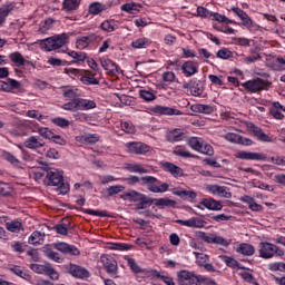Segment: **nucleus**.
Masks as SVG:
<instances>
[{
	"label": "nucleus",
	"mask_w": 285,
	"mask_h": 285,
	"mask_svg": "<svg viewBox=\"0 0 285 285\" xmlns=\"http://www.w3.org/2000/svg\"><path fill=\"white\" fill-rule=\"evenodd\" d=\"M43 254H45V257H47V259H50L51 262H56V264H63L65 258L61 256V254L55 252V249L50 247H45Z\"/></svg>",
	"instance_id": "72a5a7b5"
},
{
	"label": "nucleus",
	"mask_w": 285,
	"mask_h": 285,
	"mask_svg": "<svg viewBox=\"0 0 285 285\" xmlns=\"http://www.w3.org/2000/svg\"><path fill=\"white\" fill-rule=\"evenodd\" d=\"M10 273H13V275H17L18 277H21L22 279H30V274L28 272L23 271L21 266L13 265L9 267Z\"/></svg>",
	"instance_id": "8fccbe9b"
},
{
	"label": "nucleus",
	"mask_w": 285,
	"mask_h": 285,
	"mask_svg": "<svg viewBox=\"0 0 285 285\" xmlns=\"http://www.w3.org/2000/svg\"><path fill=\"white\" fill-rule=\"evenodd\" d=\"M154 205L157 208H175L177 206V202L170 198H154Z\"/></svg>",
	"instance_id": "f704fd0d"
},
{
	"label": "nucleus",
	"mask_w": 285,
	"mask_h": 285,
	"mask_svg": "<svg viewBox=\"0 0 285 285\" xmlns=\"http://www.w3.org/2000/svg\"><path fill=\"white\" fill-rule=\"evenodd\" d=\"M105 10H106V4L101 2H92L88 7L89 14H94V16L101 14V12H104Z\"/></svg>",
	"instance_id": "37998d69"
},
{
	"label": "nucleus",
	"mask_w": 285,
	"mask_h": 285,
	"mask_svg": "<svg viewBox=\"0 0 285 285\" xmlns=\"http://www.w3.org/2000/svg\"><path fill=\"white\" fill-rule=\"evenodd\" d=\"M101 30H104V32H115V30H117V28H119V26L117 24V22L115 20H105L101 24H100Z\"/></svg>",
	"instance_id": "603ef678"
},
{
	"label": "nucleus",
	"mask_w": 285,
	"mask_h": 285,
	"mask_svg": "<svg viewBox=\"0 0 285 285\" xmlns=\"http://www.w3.org/2000/svg\"><path fill=\"white\" fill-rule=\"evenodd\" d=\"M151 277H158L166 285H175V281L170 276L161 275L157 269H154Z\"/></svg>",
	"instance_id": "4d7b16f0"
},
{
	"label": "nucleus",
	"mask_w": 285,
	"mask_h": 285,
	"mask_svg": "<svg viewBox=\"0 0 285 285\" xmlns=\"http://www.w3.org/2000/svg\"><path fill=\"white\" fill-rule=\"evenodd\" d=\"M190 110L193 112H200L203 115H213L215 109L210 105L196 104L191 105Z\"/></svg>",
	"instance_id": "e433bc0d"
},
{
	"label": "nucleus",
	"mask_w": 285,
	"mask_h": 285,
	"mask_svg": "<svg viewBox=\"0 0 285 285\" xmlns=\"http://www.w3.org/2000/svg\"><path fill=\"white\" fill-rule=\"evenodd\" d=\"M132 245L126 243H109V250H131Z\"/></svg>",
	"instance_id": "6e6d98bb"
},
{
	"label": "nucleus",
	"mask_w": 285,
	"mask_h": 285,
	"mask_svg": "<svg viewBox=\"0 0 285 285\" xmlns=\"http://www.w3.org/2000/svg\"><path fill=\"white\" fill-rule=\"evenodd\" d=\"M145 196L146 194H141L137 190H130L125 194V197H127L128 202H134L135 204H138Z\"/></svg>",
	"instance_id": "3c124183"
},
{
	"label": "nucleus",
	"mask_w": 285,
	"mask_h": 285,
	"mask_svg": "<svg viewBox=\"0 0 285 285\" xmlns=\"http://www.w3.org/2000/svg\"><path fill=\"white\" fill-rule=\"evenodd\" d=\"M203 142H204V139L197 138V137H190L187 140V145L189 146V148H191L193 150H196V153L202 148Z\"/></svg>",
	"instance_id": "5fc2aeb1"
},
{
	"label": "nucleus",
	"mask_w": 285,
	"mask_h": 285,
	"mask_svg": "<svg viewBox=\"0 0 285 285\" xmlns=\"http://www.w3.org/2000/svg\"><path fill=\"white\" fill-rule=\"evenodd\" d=\"M189 92L193 97H202L204 94V87L202 82L194 81L189 85Z\"/></svg>",
	"instance_id": "49530a36"
},
{
	"label": "nucleus",
	"mask_w": 285,
	"mask_h": 285,
	"mask_svg": "<svg viewBox=\"0 0 285 285\" xmlns=\"http://www.w3.org/2000/svg\"><path fill=\"white\" fill-rule=\"evenodd\" d=\"M196 12L197 17H200L202 19H210L213 17V11L205 7H197Z\"/></svg>",
	"instance_id": "0e129e2a"
},
{
	"label": "nucleus",
	"mask_w": 285,
	"mask_h": 285,
	"mask_svg": "<svg viewBox=\"0 0 285 285\" xmlns=\"http://www.w3.org/2000/svg\"><path fill=\"white\" fill-rule=\"evenodd\" d=\"M181 70L185 77H193L199 72V65L193 60H188L183 63Z\"/></svg>",
	"instance_id": "b1692460"
},
{
	"label": "nucleus",
	"mask_w": 285,
	"mask_h": 285,
	"mask_svg": "<svg viewBox=\"0 0 285 285\" xmlns=\"http://www.w3.org/2000/svg\"><path fill=\"white\" fill-rule=\"evenodd\" d=\"M52 247L59 253H62V255H71L72 257H79V255H81V252L79 248H77V246L70 245L68 243H55Z\"/></svg>",
	"instance_id": "9d476101"
},
{
	"label": "nucleus",
	"mask_w": 285,
	"mask_h": 285,
	"mask_svg": "<svg viewBox=\"0 0 285 285\" xmlns=\"http://www.w3.org/2000/svg\"><path fill=\"white\" fill-rule=\"evenodd\" d=\"M63 97L68 104H75L79 99V95L77 94V89H65L63 90Z\"/></svg>",
	"instance_id": "de8ad7c7"
},
{
	"label": "nucleus",
	"mask_w": 285,
	"mask_h": 285,
	"mask_svg": "<svg viewBox=\"0 0 285 285\" xmlns=\"http://www.w3.org/2000/svg\"><path fill=\"white\" fill-rule=\"evenodd\" d=\"M197 153H200V155H206L207 157H213L215 155V148H213L210 144L203 140V144Z\"/></svg>",
	"instance_id": "09e8293b"
},
{
	"label": "nucleus",
	"mask_w": 285,
	"mask_h": 285,
	"mask_svg": "<svg viewBox=\"0 0 285 285\" xmlns=\"http://www.w3.org/2000/svg\"><path fill=\"white\" fill-rule=\"evenodd\" d=\"M226 186H219V185H207L205 187V190L207 193H210V195H217L218 197H226L227 199L230 197V193L227 191Z\"/></svg>",
	"instance_id": "412c9836"
},
{
	"label": "nucleus",
	"mask_w": 285,
	"mask_h": 285,
	"mask_svg": "<svg viewBox=\"0 0 285 285\" xmlns=\"http://www.w3.org/2000/svg\"><path fill=\"white\" fill-rule=\"evenodd\" d=\"M125 259L130 268L131 272L135 273V275H144L145 277H153V273L155 269H150V268H141L137 262L135 261V258H131L130 256H125Z\"/></svg>",
	"instance_id": "ddd939ff"
},
{
	"label": "nucleus",
	"mask_w": 285,
	"mask_h": 285,
	"mask_svg": "<svg viewBox=\"0 0 285 285\" xmlns=\"http://www.w3.org/2000/svg\"><path fill=\"white\" fill-rule=\"evenodd\" d=\"M151 112H154V115H165L168 117H173V116L179 117L180 115H184V112L179 109H175L173 107H166L161 105H156L155 107H153Z\"/></svg>",
	"instance_id": "a211bd4d"
},
{
	"label": "nucleus",
	"mask_w": 285,
	"mask_h": 285,
	"mask_svg": "<svg viewBox=\"0 0 285 285\" xmlns=\"http://www.w3.org/2000/svg\"><path fill=\"white\" fill-rule=\"evenodd\" d=\"M159 166L164 173H169L171 177H175L176 179L178 177H184V169L181 167L170 163V161H160Z\"/></svg>",
	"instance_id": "4468645a"
},
{
	"label": "nucleus",
	"mask_w": 285,
	"mask_h": 285,
	"mask_svg": "<svg viewBox=\"0 0 285 285\" xmlns=\"http://www.w3.org/2000/svg\"><path fill=\"white\" fill-rule=\"evenodd\" d=\"M46 142L38 136H30L24 140V148H29V150H37L39 148H43Z\"/></svg>",
	"instance_id": "4be33fe9"
},
{
	"label": "nucleus",
	"mask_w": 285,
	"mask_h": 285,
	"mask_svg": "<svg viewBox=\"0 0 285 285\" xmlns=\"http://www.w3.org/2000/svg\"><path fill=\"white\" fill-rule=\"evenodd\" d=\"M21 82L19 80L8 78L7 81H0V90L2 92H12V90H19Z\"/></svg>",
	"instance_id": "393cba45"
},
{
	"label": "nucleus",
	"mask_w": 285,
	"mask_h": 285,
	"mask_svg": "<svg viewBox=\"0 0 285 285\" xmlns=\"http://www.w3.org/2000/svg\"><path fill=\"white\" fill-rule=\"evenodd\" d=\"M45 185L56 186L60 195H68L70 193V185L63 181V171L47 167L45 170Z\"/></svg>",
	"instance_id": "f257e3e1"
},
{
	"label": "nucleus",
	"mask_w": 285,
	"mask_h": 285,
	"mask_svg": "<svg viewBox=\"0 0 285 285\" xmlns=\"http://www.w3.org/2000/svg\"><path fill=\"white\" fill-rule=\"evenodd\" d=\"M234 157L245 161H266L267 159L265 154L253 151H237Z\"/></svg>",
	"instance_id": "f8f14e48"
},
{
	"label": "nucleus",
	"mask_w": 285,
	"mask_h": 285,
	"mask_svg": "<svg viewBox=\"0 0 285 285\" xmlns=\"http://www.w3.org/2000/svg\"><path fill=\"white\" fill-rule=\"evenodd\" d=\"M216 57L217 59H232L233 57V51H230V49L228 48H222L216 52Z\"/></svg>",
	"instance_id": "e2e57ef3"
},
{
	"label": "nucleus",
	"mask_w": 285,
	"mask_h": 285,
	"mask_svg": "<svg viewBox=\"0 0 285 285\" xmlns=\"http://www.w3.org/2000/svg\"><path fill=\"white\" fill-rule=\"evenodd\" d=\"M68 271L69 275L76 277V279H88V277H90V272L86 269V267H82L77 264L70 263Z\"/></svg>",
	"instance_id": "2eb2a0df"
},
{
	"label": "nucleus",
	"mask_w": 285,
	"mask_h": 285,
	"mask_svg": "<svg viewBox=\"0 0 285 285\" xmlns=\"http://www.w3.org/2000/svg\"><path fill=\"white\" fill-rule=\"evenodd\" d=\"M258 256L262 259H273L274 257H284V249L279 248V246L269 243V242H261L258 244Z\"/></svg>",
	"instance_id": "7ed1b4c3"
},
{
	"label": "nucleus",
	"mask_w": 285,
	"mask_h": 285,
	"mask_svg": "<svg viewBox=\"0 0 285 285\" xmlns=\"http://www.w3.org/2000/svg\"><path fill=\"white\" fill-rule=\"evenodd\" d=\"M229 83H233V86H235V88H239V86H242L244 89L247 90V92H262V90H268V88H271L272 82L268 80H264L262 78H255L252 80H247L243 83L239 82V79H237L236 77L229 76L227 78Z\"/></svg>",
	"instance_id": "f03ea898"
},
{
	"label": "nucleus",
	"mask_w": 285,
	"mask_h": 285,
	"mask_svg": "<svg viewBox=\"0 0 285 285\" xmlns=\"http://www.w3.org/2000/svg\"><path fill=\"white\" fill-rule=\"evenodd\" d=\"M100 63L108 75H119V65L108 58H100Z\"/></svg>",
	"instance_id": "5701e85b"
},
{
	"label": "nucleus",
	"mask_w": 285,
	"mask_h": 285,
	"mask_svg": "<svg viewBox=\"0 0 285 285\" xmlns=\"http://www.w3.org/2000/svg\"><path fill=\"white\" fill-rule=\"evenodd\" d=\"M224 139L226 141H229V144H239L240 146H253V140L250 138H246L244 136H240L239 134L235 132H228L225 134Z\"/></svg>",
	"instance_id": "dca6fc26"
},
{
	"label": "nucleus",
	"mask_w": 285,
	"mask_h": 285,
	"mask_svg": "<svg viewBox=\"0 0 285 285\" xmlns=\"http://www.w3.org/2000/svg\"><path fill=\"white\" fill-rule=\"evenodd\" d=\"M79 81L85 86H99V79H97V73L90 70H83L80 72Z\"/></svg>",
	"instance_id": "6ab92c4d"
},
{
	"label": "nucleus",
	"mask_w": 285,
	"mask_h": 285,
	"mask_svg": "<svg viewBox=\"0 0 285 285\" xmlns=\"http://www.w3.org/2000/svg\"><path fill=\"white\" fill-rule=\"evenodd\" d=\"M249 130L250 132H253L254 137L258 139V141H263L265 144H269L271 141H273V138H271V136L266 135V132H264L262 128L255 126L254 124L249 126Z\"/></svg>",
	"instance_id": "a878e982"
},
{
	"label": "nucleus",
	"mask_w": 285,
	"mask_h": 285,
	"mask_svg": "<svg viewBox=\"0 0 285 285\" xmlns=\"http://www.w3.org/2000/svg\"><path fill=\"white\" fill-rule=\"evenodd\" d=\"M166 139L169 141V144L184 141L186 139V132H184L181 129H171L167 132Z\"/></svg>",
	"instance_id": "bb28decb"
},
{
	"label": "nucleus",
	"mask_w": 285,
	"mask_h": 285,
	"mask_svg": "<svg viewBox=\"0 0 285 285\" xmlns=\"http://www.w3.org/2000/svg\"><path fill=\"white\" fill-rule=\"evenodd\" d=\"M6 228L9 233H21L23 230V224L19 219H14L6 223Z\"/></svg>",
	"instance_id": "79ce46f5"
},
{
	"label": "nucleus",
	"mask_w": 285,
	"mask_h": 285,
	"mask_svg": "<svg viewBox=\"0 0 285 285\" xmlns=\"http://www.w3.org/2000/svg\"><path fill=\"white\" fill-rule=\"evenodd\" d=\"M100 262L107 275H110V277H118L119 265L117 264V259H115V257L110 255H101Z\"/></svg>",
	"instance_id": "6e6552de"
},
{
	"label": "nucleus",
	"mask_w": 285,
	"mask_h": 285,
	"mask_svg": "<svg viewBox=\"0 0 285 285\" xmlns=\"http://www.w3.org/2000/svg\"><path fill=\"white\" fill-rule=\"evenodd\" d=\"M153 204H155V198H150L145 195V197L138 200L136 204V210H146V208H150Z\"/></svg>",
	"instance_id": "a19ab883"
},
{
	"label": "nucleus",
	"mask_w": 285,
	"mask_h": 285,
	"mask_svg": "<svg viewBox=\"0 0 285 285\" xmlns=\"http://www.w3.org/2000/svg\"><path fill=\"white\" fill-rule=\"evenodd\" d=\"M81 6V0H63L62 1V10L65 12H75L79 10Z\"/></svg>",
	"instance_id": "c9c22d12"
},
{
	"label": "nucleus",
	"mask_w": 285,
	"mask_h": 285,
	"mask_svg": "<svg viewBox=\"0 0 285 285\" xmlns=\"http://www.w3.org/2000/svg\"><path fill=\"white\" fill-rule=\"evenodd\" d=\"M144 4L138 2H127L120 7L121 12H127V14H139L141 12Z\"/></svg>",
	"instance_id": "c85d7f7f"
},
{
	"label": "nucleus",
	"mask_w": 285,
	"mask_h": 285,
	"mask_svg": "<svg viewBox=\"0 0 285 285\" xmlns=\"http://www.w3.org/2000/svg\"><path fill=\"white\" fill-rule=\"evenodd\" d=\"M82 69H75V68H65V75L71 77V79H80Z\"/></svg>",
	"instance_id": "69168bd1"
},
{
	"label": "nucleus",
	"mask_w": 285,
	"mask_h": 285,
	"mask_svg": "<svg viewBox=\"0 0 285 285\" xmlns=\"http://www.w3.org/2000/svg\"><path fill=\"white\" fill-rule=\"evenodd\" d=\"M67 41L68 33H61L42 40L40 46L47 52H52V50H59V48H63V45Z\"/></svg>",
	"instance_id": "423d86ee"
},
{
	"label": "nucleus",
	"mask_w": 285,
	"mask_h": 285,
	"mask_svg": "<svg viewBox=\"0 0 285 285\" xmlns=\"http://www.w3.org/2000/svg\"><path fill=\"white\" fill-rule=\"evenodd\" d=\"M120 128H121V130H124V132H126L127 135H135V132H136L135 125H132L131 121H121Z\"/></svg>",
	"instance_id": "052dcab7"
},
{
	"label": "nucleus",
	"mask_w": 285,
	"mask_h": 285,
	"mask_svg": "<svg viewBox=\"0 0 285 285\" xmlns=\"http://www.w3.org/2000/svg\"><path fill=\"white\" fill-rule=\"evenodd\" d=\"M177 277L179 285H200L202 275H197L195 272L183 269L178 272Z\"/></svg>",
	"instance_id": "1a4fd4ad"
},
{
	"label": "nucleus",
	"mask_w": 285,
	"mask_h": 285,
	"mask_svg": "<svg viewBox=\"0 0 285 285\" xmlns=\"http://www.w3.org/2000/svg\"><path fill=\"white\" fill-rule=\"evenodd\" d=\"M99 139L100 137L98 134H85L82 136V140L86 141V144H97Z\"/></svg>",
	"instance_id": "774afa93"
},
{
	"label": "nucleus",
	"mask_w": 285,
	"mask_h": 285,
	"mask_svg": "<svg viewBox=\"0 0 285 285\" xmlns=\"http://www.w3.org/2000/svg\"><path fill=\"white\" fill-rule=\"evenodd\" d=\"M31 271L33 273H38L39 275H49L51 279H59V273L52 268L49 264L41 265V264H31L30 265Z\"/></svg>",
	"instance_id": "9b49d317"
},
{
	"label": "nucleus",
	"mask_w": 285,
	"mask_h": 285,
	"mask_svg": "<svg viewBox=\"0 0 285 285\" xmlns=\"http://www.w3.org/2000/svg\"><path fill=\"white\" fill-rule=\"evenodd\" d=\"M268 271H272V273H284L285 272V263L284 262H275V263H269L267 265Z\"/></svg>",
	"instance_id": "13d9d810"
},
{
	"label": "nucleus",
	"mask_w": 285,
	"mask_h": 285,
	"mask_svg": "<svg viewBox=\"0 0 285 285\" xmlns=\"http://www.w3.org/2000/svg\"><path fill=\"white\" fill-rule=\"evenodd\" d=\"M285 107L281 105L279 101H274L272 104V107H269V115L274 117V119H277L278 121H282L284 119Z\"/></svg>",
	"instance_id": "cd10ccee"
},
{
	"label": "nucleus",
	"mask_w": 285,
	"mask_h": 285,
	"mask_svg": "<svg viewBox=\"0 0 285 285\" xmlns=\"http://www.w3.org/2000/svg\"><path fill=\"white\" fill-rule=\"evenodd\" d=\"M9 59L12 61V63H14V66H17V68H21V66H32V67H35V63H32L29 60H26L23 58V55H21V52H19V51L10 53Z\"/></svg>",
	"instance_id": "c756f323"
},
{
	"label": "nucleus",
	"mask_w": 285,
	"mask_h": 285,
	"mask_svg": "<svg viewBox=\"0 0 285 285\" xmlns=\"http://www.w3.org/2000/svg\"><path fill=\"white\" fill-rule=\"evenodd\" d=\"M138 95L140 99L149 104L150 101H155L157 99V95L155 94V90L153 89H140L138 91Z\"/></svg>",
	"instance_id": "58836bf2"
},
{
	"label": "nucleus",
	"mask_w": 285,
	"mask_h": 285,
	"mask_svg": "<svg viewBox=\"0 0 285 285\" xmlns=\"http://www.w3.org/2000/svg\"><path fill=\"white\" fill-rule=\"evenodd\" d=\"M153 43L148 38H138L131 42V48L141 50V48H148Z\"/></svg>",
	"instance_id": "a18cd8bd"
},
{
	"label": "nucleus",
	"mask_w": 285,
	"mask_h": 285,
	"mask_svg": "<svg viewBox=\"0 0 285 285\" xmlns=\"http://www.w3.org/2000/svg\"><path fill=\"white\" fill-rule=\"evenodd\" d=\"M125 170H128V173H138L139 175H146L148 173V169L144 168L140 164H126Z\"/></svg>",
	"instance_id": "c03bdc74"
},
{
	"label": "nucleus",
	"mask_w": 285,
	"mask_h": 285,
	"mask_svg": "<svg viewBox=\"0 0 285 285\" xmlns=\"http://www.w3.org/2000/svg\"><path fill=\"white\" fill-rule=\"evenodd\" d=\"M97 108V102L95 100L80 98L75 102H67L62 105V110H69V112H77V110H94Z\"/></svg>",
	"instance_id": "39448f33"
},
{
	"label": "nucleus",
	"mask_w": 285,
	"mask_h": 285,
	"mask_svg": "<svg viewBox=\"0 0 285 285\" xmlns=\"http://www.w3.org/2000/svg\"><path fill=\"white\" fill-rule=\"evenodd\" d=\"M174 155H176V157H181L183 159H198L199 158L197 155L191 154L184 147H177L174 150Z\"/></svg>",
	"instance_id": "ea45409f"
},
{
	"label": "nucleus",
	"mask_w": 285,
	"mask_h": 285,
	"mask_svg": "<svg viewBox=\"0 0 285 285\" xmlns=\"http://www.w3.org/2000/svg\"><path fill=\"white\" fill-rule=\"evenodd\" d=\"M68 55L69 57H71V59H75L76 61H85L86 59H88V53L83 51H69Z\"/></svg>",
	"instance_id": "680f3d73"
},
{
	"label": "nucleus",
	"mask_w": 285,
	"mask_h": 285,
	"mask_svg": "<svg viewBox=\"0 0 285 285\" xmlns=\"http://www.w3.org/2000/svg\"><path fill=\"white\" fill-rule=\"evenodd\" d=\"M141 186H146L149 193H168L170 185L168 183H163L155 176H142Z\"/></svg>",
	"instance_id": "20e7f679"
},
{
	"label": "nucleus",
	"mask_w": 285,
	"mask_h": 285,
	"mask_svg": "<svg viewBox=\"0 0 285 285\" xmlns=\"http://www.w3.org/2000/svg\"><path fill=\"white\" fill-rule=\"evenodd\" d=\"M46 235L41 234L39 230H35L28 239V243L31 244L32 246H41L45 242Z\"/></svg>",
	"instance_id": "4c0bfd02"
},
{
	"label": "nucleus",
	"mask_w": 285,
	"mask_h": 285,
	"mask_svg": "<svg viewBox=\"0 0 285 285\" xmlns=\"http://www.w3.org/2000/svg\"><path fill=\"white\" fill-rule=\"evenodd\" d=\"M171 193L173 195L180 197V199H189V202H193V199H197V193L193 190L174 188L171 189Z\"/></svg>",
	"instance_id": "2f4dec72"
},
{
	"label": "nucleus",
	"mask_w": 285,
	"mask_h": 285,
	"mask_svg": "<svg viewBox=\"0 0 285 285\" xmlns=\"http://www.w3.org/2000/svg\"><path fill=\"white\" fill-rule=\"evenodd\" d=\"M14 8H17V2L7 1L2 4V7H0V10L3 14H6L8 17V14H10V12H12V10H14Z\"/></svg>",
	"instance_id": "bf43d9fd"
},
{
	"label": "nucleus",
	"mask_w": 285,
	"mask_h": 285,
	"mask_svg": "<svg viewBox=\"0 0 285 285\" xmlns=\"http://www.w3.org/2000/svg\"><path fill=\"white\" fill-rule=\"evenodd\" d=\"M240 275L244 282H247L248 284H252V285H259V283L257 282V278H255V276H253L250 272H243Z\"/></svg>",
	"instance_id": "338daca9"
},
{
	"label": "nucleus",
	"mask_w": 285,
	"mask_h": 285,
	"mask_svg": "<svg viewBox=\"0 0 285 285\" xmlns=\"http://www.w3.org/2000/svg\"><path fill=\"white\" fill-rule=\"evenodd\" d=\"M90 41H91L90 36H82L77 39L76 48L78 50H86V48H88V46H90Z\"/></svg>",
	"instance_id": "864d4df0"
},
{
	"label": "nucleus",
	"mask_w": 285,
	"mask_h": 285,
	"mask_svg": "<svg viewBox=\"0 0 285 285\" xmlns=\"http://www.w3.org/2000/svg\"><path fill=\"white\" fill-rule=\"evenodd\" d=\"M126 148L128 153H131L132 155H146V153H150V146L144 142H127Z\"/></svg>",
	"instance_id": "f3484780"
},
{
	"label": "nucleus",
	"mask_w": 285,
	"mask_h": 285,
	"mask_svg": "<svg viewBox=\"0 0 285 285\" xmlns=\"http://www.w3.org/2000/svg\"><path fill=\"white\" fill-rule=\"evenodd\" d=\"M199 204L204 206V208H207V210H222V208H224L222 202L215 200V198H203Z\"/></svg>",
	"instance_id": "7c9ffc66"
},
{
	"label": "nucleus",
	"mask_w": 285,
	"mask_h": 285,
	"mask_svg": "<svg viewBox=\"0 0 285 285\" xmlns=\"http://www.w3.org/2000/svg\"><path fill=\"white\" fill-rule=\"evenodd\" d=\"M175 224H179L180 226H186L187 228H204V226H206L205 220L199 217H191L187 220L176 219Z\"/></svg>",
	"instance_id": "aec40b11"
},
{
	"label": "nucleus",
	"mask_w": 285,
	"mask_h": 285,
	"mask_svg": "<svg viewBox=\"0 0 285 285\" xmlns=\"http://www.w3.org/2000/svg\"><path fill=\"white\" fill-rule=\"evenodd\" d=\"M236 253L244 255V257H253V255H255V246L247 243H240L236 248Z\"/></svg>",
	"instance_id": "473e14b6"
},
{
	"label": "nucleus",
	"mask_w": 285,
	"mask_h": 285,
	"mask_svg": "<svg viewBox=\"0 0 285 285\" xmlns=\"http://www.w3.org/2000/svg\"><path fill=\"white\" fill-rule=\"evenodd\" d=\"M197 237L205 242V244H215L216 246H224V248H228L233 244V239L224 238L217 234L207 235L206 232H198Z\"/></svg>",
	"instance_id": "0eeeda50"
}]
</instances>
